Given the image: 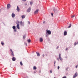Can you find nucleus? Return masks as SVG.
<instances>
[{"label":"nucleus","instance_id":"nucleus-1","mask_svg":"<svg viewBox=\"0 0 78 78\" xmlns=\"http://www.w3.org/2000/svg\"><path fill=\"white\" fill-rule=\"evenodd\" d=\"M46 34H49V35H50V34H51V32L50 30H46Z\"/></svg>","mask_w":78,"mask_h":78},{"label":"nucleus","instance_id":"nucleus-2","mask_svg":"<svg viewBox=\"0 0 78 78\" xmlns=\"http://www.w3.org/2000/svg\"><path fill=\"white\" fill-rule=\"evenodd\" d=\"M19 22H20L18 20L17 22H16V24H17L16 26V28H17L18 30H19Z\"/></svg>","mask_w":78,"mask_h":78},{"label":"nucleus","instance_id":"nucleus-3","mask_svg":"<svg viewBox=\"0 0 78 78\" xmlns=\"http://www.w3.org/2000/svg\"><path fill=\"white\" fill-rule=\"evenodd\" d=\"M10 51H11V54L12 56L14 57V53L13 52V51H12V50L11 49H10Z\"/></svg>","mask_w":78,"mask_h":78},{"label":"nucleus","instance_id":"nucleus-4","mask_svg":"<svg viewBox=\"0 0 78 78\" xmlns=\"http://www.w3.org/2000/svg\"><path fill=\"white\" fill-rule=\"evenodd\" d=\"M53 10L55 13H56L58 12V10H57L56 9H55V8H53Z\"/></svg>","mask_w":78,"mask_h":78},{"label":"nucleus","instance_id":"nucleus-5","mask_svg":"<svg viewBox=\"0 0 78 78\" xmlns=\"http://www.w3.org/2000/svg\"><path fill=\"white\" fill-rule=\"evenodd\" d=\"M12 28L14 30V32H16V31H17V28L16 27V26H13Z\"/></svg>","mask_w":78,"mask_h":78},{"label":"nucleus","instance_id":"nucleus-6","mask_svg":"<svg viewBox=\"0 0 78 78\" xmlns=\"http://www.w3.org/2000/svg\"><path fill=\"white\" fill-rule=\"evenodd\" d=\"M20 25L21 27H24V22H22V21H21L20 22Z\"/></svg>","mask_w":78,"mask_h":78},{"label":"nucleus","instance_id":"nucleus-7","mask_svg":"<svg viewBox=\"0 0 78 78\" xmlns=\"http://www.w3.org/2000/svg\"><path fill=\"white\" fill-rule=\"evenodd\" d=\"M11 7V5L10 4H8L7 5V9H9Z\"/></svg>","mask_w":78,"mask_h":78},{"label":"nucleus","instance_id":"nucleus-8","mask_svg":"<svg viewBox=\"0 0 78 78\" xmlns=\"http://www.w3.org/2000/svg\"><path fill=\"white\" fill-rule=\"evenodd\" d=\"M61 54L60 53L59 54V55H58V57H59V59H60V60H61V61H62V59L61 57Z\"/></svg>","mask_w":78,"mask_h":78},{"label":"nucleus","instance_id":"nucleus-9","mask_svg":"<svg viewBox=\"0 0 78 78\" xmlns=\"http://www.w3.org/2000/svg\"><path fill=\"white\" fill-rule=\"evenodd\" d=\"M39 12V9H37L35 11L34 13L35 14H37V12Z\"/></svg>","mask_w":78,"mask_h":78},{"label":"nucleus","instance_id":"nucleus-10","mask_svg":"<svg viewBox=\"0 0 78 78\" xmlns=\"http://www.w3.org/2000/svg\"><path fill=\"white\" fill-rule=\"evenodd\" d=\"M12 61H16V58H15V57H13V58H12Z\"/></svg>","mask_w":78,"mask_h":78},{"label":"nucleus","instance_id":"nucleus-11","mask_svg":"<svg viewBox=\"0 0 78 78\" xmlns=\"http://www.w3.org/2000/svg\"><path fill=\"white\" fill-rule=\"evenodd\" d=\"M31 11V7H29L27 10V12H29Z\"/></svg>","mask_w":78,"mask_h":78},{"label":"nucleus","instance_id":"nucleus-12","mask_svg":"<svg viewBox=\"0 0 78 78\" xmlns=\"http://www.w3.org/2000/svg\"><path fill=\"white\" fill-rule=\"evenodd\" d=\"M76 76H77V73H75L74 75L73 76V78H75V77H76Z\"/></svg>","mask_w":78,"mask_h":78},{"label":"nucleus","instance_id":"nucleus-13","mask_svg":"<svg viewBox=\"0 0 78 78\" xmlns=\"http://www.w3.org/2000/svg\"><path fill=\"white\" fill-rule=\"evenodd\" d=\"M67 34V32H66V31H65L64 33V36H66Z\"/></svg>","mask_w":78,"mask_h":78},{"label":"nucleus","instance_id":"nucleus-14","mask_svg":"<svg viewBox=\"0 0 78 78\" xmlns=\"http://www.w3.org/2000/svg\"><path fill=\"white\" fill-rule=\"evenodd\" d=\"M36 53L37 54V56H40V54L39 53V52H36Z\"/></svg>","mask_w":78,"mask_h":78},{"label":"nucleus","instance_id":"nucleus-15","mask_svg":"<svg viewBox=\"0 0 78 78\" xmlns=\"http://www.w3.org/2000/svg\"><path fill=\"white\" fill-rule=\"evenodd\" d=\"M12 17L13 18H14V17H15V14H14V13H12Z\"/></svg>","mask_w":78,"mask_h":78},{"label":"nucleus","instance_id":"nucleus-16","mask_svg":"<svg viewBox=\"0 0 78 78\" xmlns=\"http://www.w3.org/2000/svg\"><path fill=\"white\" fill-rule=\"evenodd\" d=\"M22 19H24L25 18V16L24 15H22L21 16Z\"/></svg>","mask_w":78,"mask_h":78},{"label":"nucleus","instance_id":"nucleus-17","mask_svg":"<svg viewBox=\"0 0 78 78\" xmlns=\"http://www.w3.org/2000/svg\"><path fill=\"white\" fill-rule=\"evenodd\" d=\"M40 41L41 42L43 41V39H42V38H41L40 39Z\"/></svg>","mask_w":78,"mask_h":78},{"label":"nucleus","instance_id":"nucleus-18","mask_svg":"<svg viewBox=\"0 0 78 78\" xmlns=\"http://www.w3.org/2000/svg\"><path fill=\"white\" fill-rule=\"evenodd\" d=\"M16 10L19 12V6H17V9H16Z\"/></svg>","mask_w":78,"mask_h":78},{"label":"nucleus","instance_id":"nucleus-19","mask_svg":"<svg viewBox=\"0 0 78 78\" xmlns=\"http://www.w3.org/2000/svg\"><path fill=\"white\" fill-rule=\"evenodd\" d=\"M33 69L34 70H36V69H37V68H36V66H34L33 67Z\"/></svg>","mask_w":78,"mask_h":78},{"label":"nucleus","instance_id":"nucleus-20","mask_svg":"<svg viewBox=\"0 0 78 78\" xmlns=\"http://www.w3.org/2000/svg\"><path fill=\"white\" fill-rule=\"evenodd\" d=\"M72 26V24H69V26L68 27V28H70V27H71Z\"/></svg>","mask_w":78,"mask_h":78},{"label":"nucleus","instance_id":"nucleus-21","mask_svg":"<svg viewBox=\"0 0 78 78\" xmlns=\"http://www.w3.org/2000/svg\"><path fill=\"white\" fill-rule=\"evenodd\" d=\"M25 37H26V35H24L23 36V38L24 39H25Z\"/></svg>","mask_w":78,"mask_h":78},{"label":"nucleus","instance_id":"nucleus-22","mask_svg":"<svg viewBox=\"0 0 78 78\" xmlns=\"http://www.w3.org/2000/svg\"><path fill=\"white\" fill-rule=\"evenodd\" d=\"M27 41L29 43H30L31 42V40L30 39L27 40Z\"/></svg>","mask_w":78,"mask_h":78},{"label":"nucleus","instance_id":"nucleus-23","mask_svg":"<svg viewBox=\"0 0 78 78\" xmlns=\"http://www.w3.org/2000/svg\"><path fill=\"white\" fill-rule=\"evenodd\" d=\"M20 64L21 66H23V63H22V61H21L20 62Z\"/></svg>","mask_w":78,"mask_h":78},{"label":"nucleus","instance_id":"nucleus-24","mask_svg":"<svg viewBox=\"0 0 78 78\" xmlns=\"http://www.w3.org/2000/svg\"><path fill=\"white\" fill-rule=\"evenodd\" d=\"M33 3V2L31 1L30 2V5H31L32 6Z\"/></svg>","mask_w":78,"mask_h":78},{"label":"nucleus","instance_id":"nucleus-25","mask_svg":"<svg viewBox=\"0 0 78 78\" xmlns=\"http://www.w3.org/2000/svg\"><path fill=\"white\" fill-rule=\"evenodd\" d=\"M49 35V34H46V36L47 37H48Z\"/></svg>","mask_w":78,"mask_h":78},{"label":"nucleus","instance_id":"nucleus-26","mask_svg":"<svg viewBox=\"0 0 78 78\" xmlns=\"http://www.w3.org/2000/svg\"><path fill=\"white\" fill-rule=\"evenodd\" d=\"M75 16V15H74V16H71V18H73Z\"/></svg>","mask_w":78,"mask_h":78},{"label":"nucleus","instance_id":"nucleus-27","mask_svg":"<svg viewBox=\"0 0 78 78\" xmlns=\"http://www.w3.org/2000/svg\"><path fill=\"white\" fill-rule=\"evenodd\" d=\"M59 68H60V67H59V66H58V70H59Z\"/></svg>","mask_w":78,"mask_h":78},{"label":"nucleus","instance_id":"nucleus-28","mask_svg":"<svg viewBox=\"0 0 78 78\" xmlns=\"http://www.w3.org/2000/svg\"><path fill=\"white\" fill-rule=\"evenodd\" d=\"M76 44H77L76 43V42H75V43H74V45H75H75H76Z\"/></svg>","mask_w":78,"mask_h":78},{"label":"nucleus","instance_id":"nucleus-29","mask_svg":"<svg viewBox=\"0 0 78 78\" xmlns=\"http://www.w3.org/2000/svg\"><path fill=\"white\" fill-rule=\"evenodd\" d=\"M51 15L52 16H53V13H51Z\"/></svg>","mask_w":78,"mask_h":78},{"label":"nucleus","instance_id":"nucleus-30","mask_svg":"<svg viewBox=\"0 0 78 78\" xmlns=\"http://www.w3.org/2000/svg\"><path fill=\"white\" fill-rule=\"evenodd\" d=\"M28 23L29 25L30 24V21H28Z\"/></svg>","mask_w":78,"mask_h":78},{"label":"nucleus","instance_id":"nucleus-31","mask_svg":"<svg viewBox=\"0 0 78 78\" xmlns=\"http://www.w3.org/2000/svg\"><path fill=\"white\" fill-rule=\"evenodd\" d=\"M1 44L2 45H4V43H3V42H1Z\"/></svg>","mask_w":78,"mask_h":78},{"label":"nucleus","instance_id":"nucleus-32","mask_svg":"<svg viewBox=\"0 0 78 78\" xmlns=\"http://www.w3.org/2000/svg\"><path fill=\"white\" fill-rule=\"evenodd\" d=\"M59 48V46H58L57 47L56 49H58Z\"/></svg>","mask_w":78,"mask_h":78},{"label":"nucleus","instance_id":"nucleus-33","mask_svg":"<svg viewBox=\"0 0 78 78\" xmlns=\"http://www.w3.org/2000/svg\"><path fill=\"white\" fill-rule=\"evenodd\" d=\"M50 73H52V71L51 70L50 71Z\"/></svg>","mask_w":78,"mask_h":78},{"label":"nucleus","instance_id":"nucleus-34","mask_svg":"<svg viewBox=\"0 0 78 78\" xmlns=\"http://www.w3.org/2000/svg\"><path fill=\"white\" fill-rule=\"evenodd\" d=\"M62 78H67V77L66 76H65L63 77Z\"/></svg>","mask_w":78,"mask_h":78},{"label":"nucleus","instance_id":"nucleus-35","mask_svg":"<svg viewBox=\"0 0 78 78\" xmlns=\"http://www.w3.org/2000/svg\"><path fill=\"white\" fill-rule=\"evenodd\" d=\"M26 45V46H27V44L26 43H24Z\"/></svg>","mask_w":78,"mask_h":78},{"label":"nucleus","instance_id":"nucleus-36","mask_svg":"<svg viewBox=\"0 0 78 78\" xmlns=\"http://www.w3.org/2000/svg\"><path fill=\"white\" fill-rule=\"evenodd\" d=\"M66 71H68V68H66Z\"/></svg>","mask_w":78,"mask_h":78},{"label":"nucleus","instance_id":"nucleus-37","mask_svg":"<svg viewBox=\"0 0 78 78\" xmlns=\"http://www.w3.org/2000/svg\"><path fill=\"white\" fill-rule=\"evenodd\" d=\"M66 50H68V48H66Z\"/></svg>","mask_w":78,"mask_h":78},{"label":"nucleus","instance_id":"nucleus-38","mask_svg":"<svg viewBox=\"0 0 78 78\" xmlns=\"http://www.w3.org/2000/svg\"><path fill=\"white\" fill-rule=\"evenodd\" d=\"M42 56H43V57H44V56H45V55L43 54L42 55Z\"/></svg>","mask_w":78,"mask_h":78},{"label":"nucleus","instance_id":"nucleus-39","mask_svg":"<svg viewBox=\"0 0 78 78\" xmlns=\"http://www.w3.org/2000/svg\"><path fill=\"white\" fill-rule=\"evenodd\" d=\"M57 60L58 61H59V58H57Z\"/></svg>","mask_w":78,"mask_h":78},{"label":"nucleus","instance_id":"nucleus-40","mask_svg":"<svg viewBox=\"0 0 78 78\" xmlns=\"http://www.w3.org/2000/svg\"><path fill=\"white\" fill-rule=\"evenodd\" d=\"M36 73V71H34V73Z\"/></svg>","mask_w":78,"mask_h":78},{"label":"nucleus","instance_id":"nucleus-41","mask_svg":"<svg viewBox=\"0 0 78 78\" xmlns=\"http://www.w3.org/2000/svg\"><path fill=\"white\" fill-rule=\"evenodd\" d=\"M26 0H22V1H23V2H25V1H26Z\"/></svg>","mask_w":78,"mask_h":78},{"label":"nucleus","instance_id":"nucleus-42","mask_svg":"<svg viewBox=\"0 0 78 78\" xmlns=\"http://www.w3.org/2000/svg\"><path fill=\"white\" fill-rule=\"evenodd\" d=\"M78 67V66H76V68H77Z\"/></svg>","mask_w":78,"mask_h":78},{"label":"nucleus","instance_id":"nucleus-43","mask_svg":"<svg viewBox=\"0 0 78 78\" xmlns=\"http://www.w3.org/2000/svg\"><path fill=\"white\" fill-rule=\"evenodd\" d=\"M25 5H27V4L26 3L24 4Z\"/></svg>","mask_w":78,"mask_h":78},{"label":"nucleus","instance_id":"nucleus-44","mask_svg":"<svg viewBox=\"0 0 78 78\" xmlns=\"http://www.w3.org/2000/svg\"><path fill=\"white\" fill-rule=\"evenodd\" d=\"M43 23H45V21H44Z\"/></svg>","mask_w":78,"mask_h":78},{"label":"nucleus","instance_id":"nucleus-45","mask_svg":"<svg viewBox=\"0 0 78 78\" xmlns=\"http://www.w3.org/2000/svg\"><path fill=\"white\" fill-rule=\"evenodd\" d=\"M55 63H56V61L54 62V64H55Z\"/></svg>","mask_w":78,"mask_h":78},{"label":"nucleus","instance_id":"nucleus-46","mask_svg":"<svg viewBox=\"0 0 78 78\" xmlns=\"http://www.w3.org/2000/svg\"><path fill=\"white\" fill-rule=\"evenodd\" d=\"M78 44V41L77 42V44Z\"/></svg>","mask_w":78,"mask_h":78},{"label":"nucleus","instance_id":"nucleus-47","mask_svg":"<svg viewBox=\"0 0 78 78\" xmlns=\"http://www.w3.org/2000/svg\"><path fill=\"white\" fill-rule=\"evenodd\" d=\"M40 73H41V70H40Z\"/></svg>","mask_w":78,"mask_h":78}]
</instances>
